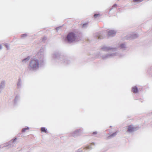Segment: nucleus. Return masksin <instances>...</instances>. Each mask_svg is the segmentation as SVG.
<instances>
[{
  "mask_svg": "<svg viewBox=\"0 0 152 152\" xmlns=\"http://www.w3.org/2000/svg\"><path fill=\"white\" fill-rule=\"evenodd\" d=\"M6 85V81L2 80L0 83V93L4 88Z\"/></svg>",
  "mask_w": 152,
  "mask_h": 152,
  "instance_id": "nucleus-12",
  "label": "nucleus"
},
{
  "mask_svg": "<svg viewBox=\"0 0 152 152\" xmlns=\"http://www.w3.org/2000/svg\"><path fill=\"white\" fill-rule=\"evenodd\" d=\"M92 134H97V132H94L92 133Z\"/></svg>",
  "mask_w": 152,
  "mask_h": 152,
  "instance_id": "nucleus-32",
  "label": "nucleus"
},
{
  "mask_svg": "<svg viewBox=\"0 0 152 152\" xmlns=\"http://www.w3.org/2000/svg\"><path fill=\"white\" fill-rule=\"evenodd\" d=\"M95 145V143L94 142H93L92 143H91L90 145H88L87 146H85V147H84L83 149H90V150L92 149L93 148L92 147V146H91V145Z\"/></svg>",
  "mask_w": 152,
  "mask_h": 152,
  "instance_id": "nucleus-16",
  "label": "nucleus"
},
{
  "mask_svg": "<svg viewBox=\"0 0 152 152\" xmlns=\"http://www.w3.org/2000/svg\"><path fill=\"white\" fill-rule=\"evenodd\" d=\"M29 129V127H27L26 128H23L22 129V131L23 132H26V131L27 130H28Z\"/></svg>",
  "mask_w": 152,
  "mask_h": 152,
  "instance_id": "nucleus-21",
  "label": "nucleus"
},
{
  "mask_svg": "<svg viewBox=\"0 0 152 152\" xmlns=\"http://www.w3.org/2000/svg\"><path fill=\"white\" fill-rule=\"evenodd\" d=\"M117 6V5L116 4H115L112 7L110 10H109V12H110L113 8L115 7H116Z\"/></svg>",
  "mask_w": 152,
  "mask_h": 152,
  "instance_id": "nucleus-25",
  "label": "nucleus"
},
{
  "mask_svg": "<svg viewBox=\"0 0 152 152\" xmlns=\"http://www.w3.org/2000/svg\"><path fill=\"white\" fill-rule=\"evenodd\" d=\"M138 127H134L133 125H130L128 127L127 132L129 133H132L136 131L138 129Z\"/></svg>",
  "mask_w": 152,
  "mask_h": 152,
  "instance_id": "nucleus-8",
  "label": "nucleus"
},
{
  "mask_svg": "<svg viewBox=\"0 0 152 152\" xmlns=\"http://www.w3.org/2000/svg\"><path fill=\"white\" fill-rule=\"evenodd\" d=\"M52 61L55 63H57L59 64H63L64 65H67L71 63L69 58L66 56L62 54L59 51H55L52 55Z\"/></svg>",
  "mask_w": 152,
  "mask_h": 152,
  "instance_id": "nucleus-2",
  "label": "nucleus"
},
{
  "mask_svg": "<svg viewBox=\"0 0 152 152\" xmlns=\"http://www.w3.org/2000/svg\"><path fill=\"white\" fill-rule=\"evenodd\" d=\"M128 36H127L126 37V38L127 39H134L137 38L138 37V35L137 33H134L130 35L129 37Z\"/></svg>",
  "mask_w": 152,
  "mask_h": 152,
  "instance_id": "nucleus-11",
  "label": "nucleus"
},
{
  "mask_svg": "<svg viewBox=\"0 0 152 152\" xmlns=\"http://www.w3.org/2000/svg\"><path fill=\"white\" fill-rule=\"evenodd\" d=\"M47 39V37H44L42 39V42H44Z\"/></svg>",
  "mask_w": 152,
  "mask_h": 152,
  "instance_id": "nucleus-26",
  "label": "nucleus"
},
{
  "mask_svg": "<svg viewBox=\"0 0 152 152\" xmlns=\"http://www.w3.org/2000/svg\"><path fill=\"white\" fill-rule=\"evenodd\" d=\"M2 48V46L1 45H0V50Z\"/></svg>",
  "mask_w": 152,
  "mask_h": 152,
  "instance_id": "nucleus-33",
  "label": "nucleus"
},
{
  "mask_svg": "<svg viewBox=\"0 0 152 152\" xmlns=\"http://www.w3.org/2000/svg\"><path fill=\"white\" fill-rule=\"evenodd\" d=\"M132 92L134 93H136L138 91V88L136 86L133 87L132 88Z\"/></svg>",
  "mask_w": 152,
  "mask_h": 152,
  "instance_id": "nucleus-17",
  "label": "nucleus"
},
{
  "mask_svg": "<svg viewBox=\"0 0 152 152\" xmlns=\"http://www.w3.org/2000/svg\"><path fill=\"white\" fill-rule=\"evenodd\" d=\"M30 59V57L29 56H28L27 57L23 59L22 61L23 63H26Z\"/></svg>",
  "mask_w": 152,
  "mask_h": 152,
  "instance_id": "nucleus-18",
  "label": "nucleus"
},
{
  "mask_svg": "<svg viewBox=\"0 0 152 152\" xmlns=\"http://www.w3.org/2000/svg\"><path fill=\"white\" fill-rule=\"evenodd\" d=\"M118 48L124 51L126 50L127 47L126 44L124 43H122L120 44Z\"/></svg>",
  "mask_w": 152,
  "mask_h": 152,
  "instance_id": "nucleus-15",
  "label": "nucleus"
},
{
  "mask_svg": "<svg viewBox=\"0 0 152 152\" xmlns=\"http://www.w3.org/2000/svg\"><path fill=\"white\" fill-rule=\"evenodd\" d=\"M87 23H85L84 24H83V27H85L86 25H87Z\"/></svg>",
  "mask_w": 152,
  "mask_h": 152,
  "instance_id": "nucleus-31",
  "label": "nucleus"
},
{
  "mask_svg": "<svg viewBox=\"0 0 152 152\" xmlns=\"http://www.w3.org/2000/svg\"><path fill=\"white\" fill-rule=\"evenodd\" d=\"M117 134V132H115L114 133H112L108 137L109 138H110L112 137H113L115 136H116Z\"/></svg>",
  "mask_w": 152,
  "mask_h": 152,
  "instance_id": "nucleus-19",
  "label": "nucleus"
},
{
  "mask_svg": "<svg viewBox=\"0 0 152 152\" xmlns=\"http://www.w3.org/2000/svg\"><path fill=\"white\" fill-rule=\"evenodd\" d=\"M27 36V34H23L21 35V37L23 38L26 37Z\"/></svg>",
  "mask_w": 152,
  "mask_h": 152,
  "instance_id": "nucleus-23",
  "label": "nucleus"
},
{
  "mask_svg": "<svg viewBox=\"0 0 152 152\" xmlns=\"http://www.w3.org/2000/svg\"><path fill=\"white\" fill-rule=\"evenodd\" d=\"M83 129L80 127L79 128L75 130L73 132L70 134V136H72L74 137H77L80 136L81 134L83 133Z\"/></svg>",
  "mask_w": 152,
  "mask_h": 152,
  "instance_id": "nucleus-5",
  "label": "nucleus"
},
{
  "mask_svg": "<svg viewBox=\"0 0 152 152\" xmlns=\"http://www.w3.org/2000/svg\"><path fill=\"white\" fill-rule=\"evenodd\" d=\"M76 152H83V151L82 150L79 149Z\"/></svg>",
  "mask_w": 152,
  "mask_h": 152,
  "instance_id": "nucleus-30",
  "label": "nucleus"
},
{
  "mask_svg": "<svg viewBox=\"0 0 152 152\" xmlns=\"http://www.w3.org/2000/svg\"><path fill=\"white\" fill-rule=\"evenodd\" d=\"M151 113H152V112H151Z\"/></svg>",
  "mask_w": 152,
  "mask_h": 152,
  "instance_id": "nucleus-35",
  "label": "nucleus"
},
{
  "mask_svg": "<svg viewBox=\"0 0 152 152\" xmlns=\"http://www.w3.org/2000/svg\"><path fill=\"white\" fill-rule=\"evenodd\" d=\"M101 49L104 51H108L110 50L115 51L116 50V48H113L111 47H107L105 46H102Z\"/></svg>",
  "mask_w": 152,
  "mask_h": 152,
  "instance_id": "nucleus-7",
  "label": "nucleus"
},
{
  "mask_svg": "<svg viewBox=\"0 0 152 152\" xmlns=\"http://www.w3.org/2000/svg\"><path fill=\"white\" fill-rule=\"evenodd\" d=\"M117 31L114 30H109L107 31V35L109 37H113L116 34Z\"/></svg>",
  "mask_w": 152,
  "mask_h": 152,
  "instance_id": "nucleus-10",
  "label": "nucleus"
},
{
  "mask_svg": "<svg viewBox=\"0 0 152 152\" xmlns=\"http://www.w3.org/2000/svg\"><path fill=\"white\" fill-rule=\"evenodd\" d=\"M6 47L7 48V49H9V46L7 44L5 45Z\"/></svg>",
  "mask_w": 152,
  "mask_h": 152,
  "instance_id": "nucleus-29",
  "label": "nucleus"
},
{
  "mask_svg": "<svg viewBox=\"0 0 152 152\" xmlns=\"http://www.w3.org/2000/svg\"><path fill=\"white\" fill-rule=\"evenodd\" d=\"M15 145H16V144H14V146H15Z\"/></svg>",
  "mask_w": 152,
  "mask_h": 152,
  "instance_id": "nucleus-34",
  "label": "nucleus"
},
{
  "mask_svg": "<svg viewBox=\"0 0 152 152\" xmlns=\"http://www.w3.org/2000/svg\"><path fill=\"white\" fill-rule=\"evenodd\" d=\"M94 36L96 38L99 39L104 38L105 37V35L104 34V32L103 31L95 33Z\"/></svg>",
  "mask_w": 152,
  "mask_h": 152,
  "instance_id": "nucleus-6",
  "label": "nucleus"
},
{
  "mask_svg": "<svg viewBox=\"0 0 152 152\" xmlns=\"http://www.w3.org/2000/svg\"><path fill=\"white\" fill-rule=\"evenodd\" d=\"M38 58H31L29 61L28 68L30 71H36L39 66H42L45 64L44 53L39 51L38 53Z\"/></svg>",
  "mask_w": 152,
  "mask_h": 152,
  "instance_id": "nucleus-1",
  "label": "nucleus"
},
{
  "mask_svg": "<svg viewBox=\"0 0 152 152\" xmlns=\"http://www.w3.org/2000/svg\"><path fill=\"white\" fill-rule=\"evenodd\" d=\"M124 55L123 54L118 52H110L101 55V57L103 60H106L116 56L118 57H122L124 56Z\"/></svg>",
  "mask_w": 152,
  "mask_h": 152,
  "instance_id": "nucleus-3",
  "label": "nucleus"
},
{
  "mask_svg": "<svg viewBox=\"0 0 152 152\" xmlns=\"http://www.w3.org/2000/svg\"><path fill=\"white\" fill-rule=\"evenodd\" d=\"M144 0H133V2L134 3H139L142 2Z\"/></svg>",
  "mask_w": 152,
  "mask_h": 152,
  "instance_id": "nucleus-22",
  "label": "nucleus"
},
{
  "mask_svg": "<svg viewBox=\"0 0 152 152\" xmlns=\"http://www.w3.org/2000/svg\"><path fill=\"white\" fill-rule=\"evenodd\" d=\"M20 99V96L19 95L17 94L15 96L14 100V104L15 105H17Z\"/></svg>",
  "mask_w": 152,
  "mask_h": 152,
  "instance_id": "nucleus-14",
  "label": "nucleus"
},
{
  "mask_svg": "<svg viewBox=\"0 0 152 152\" xmlns=\"http://www.w3.org/2000/svg\"><path fill=\"white\" fill-rule=\"evenodd\" d=\"M41 131L42 132H44L47 133V130L45 127H42L41 128Z\"/></svg>",
  "mask_w": 152,
  "mask_h": 152,
  "instance_id": "nucleus-20",
  "label": "nucleus"
},
{
  "mask_svg": "<svg viewBox=\"0 0 152 152\" xmlns=\"http://www.w3.org/2000/svg\"><path fill=\"white\" fill-rule=\"evenodd\" d=\"M99 15V14H94V17L95 18H96Z\"/></svg>",
  "mask_w": 152,
  "mask_h": 152,
  "instance_id": "nucleus-27",
  "label": "nucleus"
},
{
  "mask_svg": "<svg viewBox=\"0 0 152 152\" xmlns=\"http://www.w3.org/2000/svg\"><path fill=\"white\" fill-rule=\"evenodd\" d=\"M61 27V26L58 27H57L56 28V30L57 31H58V30L60 29V28Z\"/></svg>",
  "mask_w": 152,
  "mask_h": 152,
  "instance_id": "nucleus-28",
  "label": "nucleus"
},
{
  "mask_svg": "<svg viewBox=\"0 0 152 152\" xmlns=\"http://www.w3.org/2000/svg\"><path fill=\"white\" fill-rule=\"evenodd\" d=\"M22 81L20 78L18 80L17 83V88L18 89H20L22 87Z\"/></svg>",
  "mask_w": 152,
  "mask_h": 152,
  "instance_id": "nucleus-13",
  "label": "nucleus"
},
{
  "mask_svg": "<svg viewBox=\"0 0 152 152\" xmlns=\"http://www.w3.org/2000/svg\"><path fill=\"white\" fill-rule=\"evenodd\" d=\"M147 71L148 72H152V66H151L150 68L148 69Z\"/></svg>",
  "mask_w": 152,
  "mask_h": 152,
  "instance_id": "nucleus-24",
  "label": "nucleus"
},
{
  "mask_svg": "<svg viewBox=\"0 0 152 152\" xmlns=\"http://www.w3.org/2000/svg\"><path fill=\"white\" fill-rule=\"evenodd\" d=\"M77 37V36L75 33L71 32L68 34L65 40L69 43H72L76 40Z\"/></svg>",
  "mask_w": 152,
  "mask_h": 152,
  "instance_id": "nucleus-4",
  "label": "nucleus"
},
{
  "mask_svg": "<svg viewBox=\"0 0 152 152\" xmlns=\"http://www.w3.org/2000/svg\"><path fill=\"white\" fill-rule=\"evenodd\" d=\"M17 139V138L15 137L14 139H13L9 142L8 146L9 147H14V144L15 143V141Z\"/></svg>",
  "mask_w": 152,
  "mask_h": 152,
  "instance_id": "nucleus-9",
  "label": "nucleus"
}]
</instances>
